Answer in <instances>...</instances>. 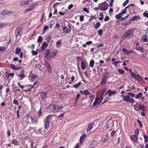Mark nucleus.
Segmentation results:
<instances>
[{
    "label": "nucleus",
    "mask_w": 148,
    "mask_h": 148,
    "mask_svg": "<svg viewBox=\"0 0 148 148\" xmlns=\"http://www.w3.org/2000/svg\"><path fill=\"white\" fill-rule=\"evenodd\" d=\"M103 93H102L101 96L99 97V95L98 94H97V97L95 99V101L93 103V106H97L98 104H100L101 102L103 100Z\"/></svg>",
    "instance_id": "1"
},
{
    "label": "nucleus",
    "mask_w": 148,
    "mask_h": 148,
    "mask_svg": "<svg viewBox=\"0 0 148 148\" xmlns=\"http://www.w3.org/2000/svg\"><path fill=\"white\" fill-rule=\"evenodd\" d=\"M133 35V31L131 29H130L127 30L125 34L122 36V39H125L127 37L129 38H130Z\"/></svg>",
    "instance_id": "2"
},
{
    "label": "nucleus",
    "mask_w": 148,
    "mask_h": 148,
    "mask_svg": "<svg viewBox=\"0 0 148 148\" xmlns=\"http://www.w3.org/2000/svg\"><path fill=\"white\" fill-rule=\"evenodd\" d=\"M99 9L101 11H105L107 10L108 7V5L106 2H103L99 5Z\"/></svg>",
    "instance_id": "3"
},
{
    "label": "nucleus",
    "mask_w": 148,
    "mask_h": 148,
    "mask_svg": "<svg viewBox=\"0 0 148 148\" xmlns=\"http://www.w3.org/2000/svg\"><path fill=\"white\" fill-rule=\"evenodd\" d=\"M32 2L30 0H25L20 2V5L21 6L27 7L31 4Z\"/></svg>",
    "instance_id": "4"
},
{
    "label": "nucleus",
    "mask_w": 148,
    "mask_h": 148,
    "mask_svg": "<svg viewBox=\"0 0 148 148\" xmlns=\"http://www.w3.org/2000/svg\"><path fill=\"white\" fill-rule=\"evenodd\" d=\"M130 72L132 74V77H134L137 81H143V79L139 75L137 74L136 75V74L131 71H130Z\"/></svg>",
    "instance_id": "5"
},
{
    "label": "nucleus",
    "mask_w": 148,
    "mask_h": 148,
    "mask_svg": "<svg viewBox=\"0 0 148 148\" xmlns=\"http://www.w3.org/2000/svg\"><path fill=\"white\" fill-rule=\"evenodd\" d=\"M123 100V101H125L127 102L131 103H133L134 102V100L133 99L130 98L129 96L128 95L124 97Z\"/></svg>",
    "instance_id": "6"
},
{
    "label": "nucleus",
    "mask_w": 148,
    "mask_h": 148,
    "mask_svg": "<svg viewBox=\"0 0 148 148\" xmlns=\"http://www.w3.org/2000/svg\"><path fill=\"white\" fill-rule=\"evenodd\" d=\"M55 106L53 105H50L48 107L47 111L50 113H54L55 112Z\"/></svg>",
    "instance_id": "7"
},
{
    "label": "nucleus",
    "mask_w": 148,
    "mask_h": 148,
    "mask_svg": "<svg viewBox=\"0 0 148 148\" xmlns=\"http://www.w3.org/2000/svg\"><path fill=\"white\" fill-rule=\"evenodd\" d=\"M58 50L55 49L54 51L51 52L49 54L51 58H52L56 56L58 52Z\"/></svg>",
    "instance_id": "8"
},
{
    "label": "nucleus",
    "mask_w": 148,
    "mask_h": 148,
    "mask_svg": "<svg viewBox=\"0 0 148 148\" xmlns=\"http://www.w3.org/2000/svg\"><path fill=\"white\" fill-rule=\"evenodd\" d=\"M50 117L48 116L46 118V121L45 122V129H47L49 127V125L50 124L49 118Z\"/></svg>",
    "instance_id": "9"
},
{
    "label": "nucleus",
    "mask_w": 148,
    "mask_h": 148,
    "mask_svg": "<svg viewBox=\"0 0 148 148\" xmlns=\"http://www.w3.org/2000/svg\"><path fill=\"white\" fill-rule=\"evenodd\" d=\"M20 73L21 74H18V76L19 78V79L22 80L25 77L24 71L23 70H21L20 71Z\"/></svg>",
    "instance_id": "10"
},
{
    "label": "nucleus",
    "mask_w": 148,
    "mask_h": 148,
    "mask_svg": "<svg viewBox=\"0 0 148 148\" xmlns=\"http://www.w3.org/2000/svg\"><path fill=\"white\" fill-rule=\"evenodd\" d=\"M109 138V137L106 134H104L102 137L101 139V141L103 142H107Z\"/></svg>",
    "instance_id": "11"
},
{
    "label": "nucleus",
    "mask_w": 148,
    "mask_h": 148,
    "mask_svg": "<svg viewBox=\"0 0 148 148\" xmlns=\"http://www.w3.org/2000/svg\"><path fill=\"white\" fill-rule=\"evenodd\" d=\"M21 49L20 48H17L15 50V53L16 54H18L20 53V56H19L20 58H22L23 57V54L22 52H21Z\"/></svg>",
    "instance_id": "12"
},
{
    "label": "nucleus",
    "mask_w": 148,
    "mask_h": 148,
    "mask_svg": "<svg viewBox=\"0 0 148 148\" xmlns=\"http://www.w3.org/2000/svg\"><path fill=\"white\" fill-rule=\"evenodd\" d=\"M36 77L37 75H36L30 74L29 75V79L32 82L35 80Z\"/></svg>",
    "instance_id": "13"
},
{
    "label": "nucleus",
    "mask_w": 148,
    "mask_h": 148,
    "mask_svg": "<svg viewBox=\"0 0 148 148\" xmlns=\"http://www.w3.org/2000/svg\"><path fill=\"white\" fill-rule=\"evenodd\" d=\"M116 93V92L114 91H112L111 90H108L106 93V94H108L109 97L111 96L114 95H115Z\"/></svg>",
    "instance_id": "14"
},
{
    "label": "nucleus",
    "mask_w": 148,
    "mask_h": 148,
    "mask_svg": "<svg viewBox=\"0 0 148 148\" xmlns=\"http://www.w3.org/2000/svg\"><path fill=\"white\" fill-rule=\"evenodd\" d=\"M94 124L93 123H90L88 125L87 129V132L90 133L91 130Z\"/></svg>",
    "instance_id": "15"
},
{
    "label": "nucleus",
    "mask_w": 148,
    "mask_h": 148,
    "mask_svg": "<svg viewBox=\"0 0 148 148\" xmlns=\"http://www.w3.org/2000/svg\"><path fill=\"white\" fill-rule=\"evenodd\" d=\"M68 27L66 28V30L63 31V33L65 34H67L69 33L71 29V26L70 25H69L67 26Z\"/></svg>",
    "instance_id": "16"
},
{
    "label": "nucleus",
    "mask_w": 148,
    "mask_h": 148,
    "mask_svg": "<svg viewBox=\"0 0 148 148\" xmlns=\"http://www.w3.org/2000/svg\"><path fill=\"white\" fill-rule=\"evenodd\" d=\"M48 44L46 42H44L43 44H42V47H41V49L42 50H44L46 49L47 47L48 46Z\"/></svg>",
    "instance_id": "17"
},
{
    "label": "nucleus",
    "mask_w": 148,
    "mask_h": 148,
    "mask_svg": "<svg viewBox=\"0 0 148 148\" xmlns=\"http://www.w3.org/2000/svg\"><path fill=\"white\" fill-rule=\"evenodd\" d=\"M142 40L144 42H147L148 41V36L146 35H143L141 38Z\"/></svg>",
    "instance_id": "18"
},
{
    "label": "nucleus",
    "mask_w": 148,
    "mask_h": 148,
    "mask_svg": "<svg viewBox=\"0 0 148 148\" xmlns=\"http://www.w3.org/2000/svg\"><path fill=\"white\" fill-rule=\"evenodd\" d=\"M130 138L132 140H133L135 142H136L138 141L137 137L135 135L132 136L130 137Z\"/></svg>",
    "instance_id": "19"
},
{
    "label": "nucleus",
    "mask_w": 148,
    "mask_h": 148,
    "mask_svg": "<svg viewBox=\"0 0 148 148\" xmlns=\"http://www.w3.org/2000/svg\"><path fill=\"white\" fill-rule=\"evenodd\" d=\"M86 136V135L85 134H83L81 136L80 139V143L81 144H83Z\"/></svg>",
    "instance_id": "20"
},
{
    "label": "nucleus",
    "mask_w": 148,
    "mask_h": 148,
    "mask_svg": "<svg viewBox=\"0 0 148 148\" xmlns=\"http://www.w3.org/2000/svg\"><path fill=\"white\" fill-rule=\"evenodd\" d=\"M63 107H60L58 106H55V112H58L61 111L62 110Z\"/></svg>",
    "instance_id": "21"
},
{
    "label": "nucleus",
    "mask_w": 148,
    "mask_h": 148,
    "mask_svg": "<svg viewBox=\"0 0 148 148\" xmlns=\"http://www.w3.org/2000/svg\"><path fill=\"white\" fill-rule=\"evenodd\" d=\"M35 5V4H32L28 8L26 9L25 10V12H27L28 11H30L32 10V9L34 8V6Z\"/></svg>",
    "instance_id": "22"
},
{
    "label": "nucleus",
    "mask_w": 148,
    "mask_h": 148,
    "mask_svg": "<svg viewBox=\"0 0 148 148\" xmlns=\"http://www.w3.org/2000/svg\"><path fill=\"white\" fill-rule=\"evenodd\" d=\"M139 109L140 110H145L146 108L145 106L143 104H139L138 105Z\"/></svg>",
    "instance_id": "23"
},
{
    "label": "nucleus",
    "mask_w": 148,
    "mask_h": 148,
    "mask_svg": "<svg viewBox=\"0 0 148 148\" xmlns=\"http://www.w3.org/2000/svg\"><path fill=\"white\" fill-rule=\"evenodd\" d=\"M140 18V17L139 16H134L132 18L130 19L129 20V23H131V21H134L135 20H138V19Z\"/></svg>",
    "instance_id": "24"
},
{
    "label": "nucleus",
    "mask_w": 148,
    "mask_h": 148,
    "mask_svg": "<svg viewBox=\"0 0 148 148\" xmlns=\"http://www.w3.org/2000/svg\"><path fill=\"white\" fill-rule=\"evenodd\" d=\"M62 40H59L56 43V46L58 48L60 47L61 45Z\"/></svg>",
    "instance_id": "25"
},
{
    "label": "nucleus",
    "mask_w": 148,
    "mask_h": 148,
    "mask_svg": "<svg viewBox=\"0 0 148 148\" xmlns=\"http://www.w3.org/2000/svg\"><path fill=\"white\" fill-rule=\"evenodd\" d=\"M10 67L11 68L15 70H17L20 69L19 67L16 66L15 65L13 64H10Z\"/></svg>",
    "instance_id": "26"
},
{
    "label": "nucleus",
    "mask_w": 148,
    "mask_h": 148,
    "mask_svg": "<svg viewBox=\"0 0 148 148\" xmlns=\"http://www.w3.org/2000/svg\"><path fill=\"white\" fill-rule=\"evenodd\" d=\"M97 145V141L96 140L93 141L91 144V147L94 148L96 147Z\"/></svg>",
    "instance_id": "27"
},
{
    "label": "nucleus",
    "mask_w": 148,
    "mask_h": 148,
    "mask_svg": "<svg viewBox=\"0 0 148 148\" xmlns=\"http://www.w3.org/2000/svg\"><path fill=\"white\" fill-rule=\"evenodd\" d=\"M107 77L105 75L104 76L102 79L101 83L103 85L105 84L106 82Z\"/></svg>",
    "instance_id": "28"
},
{
    "label": "nucleus",
    "mask_w": 148,
    "mask_h": 148,
    "mask_svg": "<svg viewBox=\"0 0 148 148\" xmlns=\"http://www.w3.org/2000/svg\"><path fill=\"white\" fill-rule=\"evenodd\" d=\"M81 66L83 70L84 69L86 68V64L85 62L82 60H81Z\"/></svg>",
    "instance_id": "29"
},
{
    "label": "nucleus",
    "mask_w": 148,
    "mask_h": 148,
    "mask_svg": "<svg viewBox=\"0 0 148 148\" xmlns=\"http://www.w3.org/2000/svg\"><path fill=\"white\" fill-rule=\"evenodd\" d=\"M12 143L15 145H18L19 144V142L16 139H13Z\"/></svg>",
    "instance_id": "30"
},
{
    "label": "nucleus",
    "mask_w": 148,
    "mask_h": 148,
    "mask_svg": "<svg viewBox=\"0 0 148 148\" xmlns=\"http://www.w3.org/2000/svg\"><path fill=\"white\" fill-rule=\"evenodd\" d=\"M10 10H6L3 11V13L5 14V17H7L8 16H9V14H10Z\"/></svg>",
    "instance_id": "31"
},
{
    "label": "nucleus",
    "mask_w": 148,
    "mask_h": 148,
    "mask_svg": "<svg viewBox=\"0 0 148 148\" xmlns=\"http://www.w3.org/2000/svg\"><path fill=\"white\" fill-rule=\"evenodd\" d=\"M122 51L123 52L126 54L128 55L130 54L129 51L127 50L125 48H123L122 49Z\"/></svg>",
    "instance_id": "32"
},
{
    "label": "nucleus",
    "mask_w": 148,
    "mask_h": 148,
    "mask_svg": "<svg viewBox=\"0 0 148 148\" xmlns=\"http://www.w3.org/2000/svg\"><path fill=\"white\" fill-rule=\"evenodd\" d=\"M100 26L101 23L99 21H98L96 23V25L95 27V29H97L99 28Z\"/></svg>",
    "instance_id": "33"
},
{
    "label": "nucleus",
    "mask_w": 148,
    "mask_h": 148,
    "mask_svg": "<svg viewBox=\"0 0 148 148\" xmlns=\"http://www.w3.org/2000/svg\"><path fill=\"white\" fill-rule=\"evenodd\" d=\"M129 7V6H128L125 8V9L123 10L120 12L121 14H123L127 12L126 9L128 8Z\"/></svg>",
    "instance_id": "34"
},
{
    "label": "nucleus",
    "mask_w": 148,
    "mask_h": 148,
    "mask_svg": "<svg viewBox=\"0 0 148 148\" xmlns=\"http://www.w3.org/2000/svg\"><path fill=\"white\" fill-rule=\"evenodd\" d=\"M94 64V61L93 60H90L89 63V66L91 67H93Z\"/></svg>",
    "instance_id": "35"
},
{
    "label": "nucleus",
    "mask_w": 148,
    "mask_h": 148,
    "mask_svg": "<svg viewBox=\"0 0 148 148\" xmlns=\"http://www.w3.org/2000/svg\"><path fill=\"white\" fill-rule=\"evenodd\" d=\"M136 49L137 50H138L140 51L141 52L143 53L144 52L143 49V48L140 47H139L138 48H136Z\"/></svg>",
    "instance_id": "36"
},
{
    "label": "nucleus",
    "mask_w": 148,
    "mask_h": 148,
    "mask_svg": "<svg viewBox=\"0 0 148 148\" xmlns=\"http://www.w3.org/2000/svg\"><path fill=\"white\" fill-rule=\"evenodd\" d=\"M81 84V82H79L78 83L75 84L73 85V86L75 88H77Z\"/></svg>",
    "instance_id": "37"
},
{
    "label": "nucleus",
    "mask_w": 148,
    "mask_h": 148,
    "mask_svg": "<svg viewBox=\"0 0 148 148\" xmlns=\"http://www.w3.org/2000/svg\"><path fill=\"white\" fill-rule=\"evenodd\" d=\"M142 95V93L141 92H140L138 94L136 95L135 96V98L136 99H138Z\"/></svg>",
    "instance_id": "38"
},
{
    "label": "nucleus",
    "mask_w": 148,
    "mask_h": 148,
    "mask_svg": "<svg viewBox=\"0 0 148 148\" xmlns=\"http://www.w3.org/2000/svg\"><path fill=\"white\" fill-rule=\"evenodd\" d=\"M46 93L45 92H42L41 93V96L42 99H45L46 97Z\"/></svg>",
    "instance_id": "39"
},
{
    "label": "nucleus",
    "mask_w": 148,
    "mask_h": 148,
    "mask_svg": "<svg viewBox=\"0 0 148 148\" xmlns=\"http://www.w3.org/2000/svg\"><path fill=\"white\" fill-rule=\"evenodd\" d=\"M47 69L49 72L51 73V68L49 64L47 65Z\"/></svg>",
    "instance_id": "40"
},
{
    "label": "nucleus",
    "mask_w": 148,
    "mask_h": 148,
    "mask_svg": "<svg viewBox=\"0 0 148 148\" xmlns=\"http://www.w3.org/2000/svg\"><path fill=\"white\" fill-rule=\"evenodd\" d=\"M0 17L2 18L5 17V14L3 13V11L0 13Z\"/></svg>",
    "instance_id": "41"
},
{
    "label": "nucleus",
    "mask_w": 148,
    "mask_h": 148,
    "mask_svg": "<svg viewBox=\"0 0 148 148\" xmlns=\"http://www.w3.org/2000/svg\"><path fill=\"white\" fill-rule=\"evenodd\" d=\"M49 28V27L48 26H46L44 27L43 30V34H44L45 31L48 29Z\"/></svg>",
    "instance_id": "42"
},
{
    "label": "nucleus",
    "mask_w": 148,
    "mask_h": 148,
    "mask_svg": "<svg viewBox=\"0 0 148 148\" xmlns=\"http://www.w3.org/2000/svg\"><path fill=\"white\" fill-rule=\"evenodd\" d=\"M64 115V113H62V114L59 115L58 117V119L60 120H61L63 117Z\"/></svg>",
    "instance_id": "43"
},
{
    "label": "nucleus",
    "mask_w": 148,
    "mask_h": 148,
    "mask_svg": "<svg viewBox=\"0 0 148 148\" xmlns=\"http://www.w3.org/2000/svg\"><path fill=\"white\" fill-rule=\"evenodd\" d=\"M90 94V93L88 90H86L84 91L83 95H89Z\"/></svg>",
    "instance_id": "44"
},
{
    "label": "nucleus",
    "mask_w": 148,
    "mask_h": 148,
    "mask_svg": "<svg viewBox=\"0 0 148 148\" xmlns=\"http://www.w3.org/2000/svg\"><path fill=\"white\" fill-rule=\"evenodd\" d=\"M6 47L0 46V51H5L6 50Z\"/></svg>",
    "instance_id": "45"
},
{
    "label": "nucleus",
    "mask_w": 148,
    "mask_h": 148,
    "mask_svg": "<svg viewBox=\"0 0 148 148\" xmlns=\"http://www.w3.org/2000/svg\"><path fill=\"white\" fill-rule=\"evenodd\" d=\"M31 120H32V122L34 124H36V120L34 119L32 117H30Z\"/></svg>",
    "instance_id": "46"
},
{
    "label": "nucleus",
    "mask_w": 148,
    "mask_h": 148,
    "mask_svg": "<svg viewBox=\"0 0 148 148\" xmlns=\"http://www.w3.org/2000/svg\"><path fill=\"white\" fill-rule=\"evenodd\" d=\"M144 141L145 142H147L148 141V136L145 135L144 136Z\"/></svg>",
    "instance_id": "47"
},
{
    "label": "nucleus",
    "mask_w": 148,
    "mask_h": 148,
    "mask_svg": "<svg viewBox=\"0 0 148 148\" xmlns=\"http://www.w3.org/2000/svg\"><path fill=\"white\" fill-rule=\"evenodd\" d=\"M31 53L33 56H36L37 55V51L34 50H32L31 51Z\"/></svg>",
    "instance_id": "48"
},
{
    "label": "nucleus",
    "mask_w": 148,
    "mask_h": 148,
    "mask_svg": "<svg viewBox=\"0 0 148 148\" xmlns=\"http://www.w3.org/2000/svg\"><path fill=\"white\" fill-rule=\"evenodd\" d=\"M99 15L100 16V17H99V20H101L103 19V14H102L101 12H100Z\"/></svg>",
    "instance_id": "49"
},
{
    "label": "nucleus",
    "mask_w": 148,
    "mask_h": 148,
    "mask_svg": "<svg viewBox=\"0 0 148 148\" xmlns=\"http://www.w3.org/2000/svg\"><path fill=\"white\" fill-rule=\"evenodd\" d=\"M98 33L99 36H101L103 34V32L102 30L101 29L99 30L98 31Z\"/></svg>",
    "instance_id": "50"
},
{
    "label": "nucleus",
    "mask_w": 148,
    "mask_h": 148,
    "mask_svg": "<svg viewBox=\"0 0 148 148\" xmlns=\"http://www.w3.org/2000/svg\"><path fill=\"white\" fill-rule=\"evenodd\" d=\"M122 14L120 13L119 14H116L115 16V18L117 19H119L121 18Z\"/></svg>",
    "instance_id": "51"
},
{
    "label": "nucleus",
    "mask_w": 148,
    "mask_h": 148,
    "mask_svg": "<svg viewBox=\"0 0 148 148\" xmlns=\"http://www.w3.org/2000/svg\"><path fill=\"white\" fill-rule=\"evenodd\" d=\"M10 13H11V14H9V16H10V17H14V12H11L10 11Z\"/></svg>",
    "instance_id": "52"
},
{
    "label": "nucleus",
    "mask_w": 148,
    "mask_h": 148,
    "mask_svg": "<svg viewBox=\"0 0 148 148\" xmlns=\"http://www.w3.org/2000/svg\"><path fill=\"white\" fill-rule=\"evenodd\" d=\"M118 71L119 73L121 74H123L124 73V71L121 69H118Z\"/></svg>",
    "instance_id": "53"
},
{
    "label": "nucleus",
    "mask_w": 148,
    "mask_h": 148,
    "mask_svg": "<svg viewBox=\"0 0 148 148\" xmlns=\"http://www.w3.org/2000/svg\"><path fill=\"white\" fill-rule=\"evenodd\" d=\"M13 103L18 105L19 104L18 101L16 99H14L13 101Z\"/></svg>",
    "instance_id": "54"
},
{
    "label": "nucleus",
    "mask_w": 148,
    "mask_h": 148,
    "mask_svg": "<svg viewBox=\"0 0 148 148\" xmlns=\"http://www.w3.org/2000/svg\"><path fill=\"white\" fill-rule=\"evenodd\" d=\"M129 2V0H126L123 3V5L125 6Z\"/></svg>",
    "instance_id": "55"
},
{
    "label": "nucleus",
    "mask_w": 148,
    "mask_h": 148,
    "mask_svg": "<svg viewBox=\"0 0 148 148\" xmlns=\"http://www.w3.org/2000/svg\"><path fill=\"white\" fill-rule=\"evenodd\" d=\"M138 103H137L136 105H135L134 106L135 109L137 111L138 110L139 107L138 108Z\"/></svg>",
    "instance_id": "56"
},
{
    "label": "nucleus",
    "mask_w": 148,
    "mask_h": 148,
    "mask_svg": "<svg viewBox=\"0 0 148 148\" xmlns=\"http://www.w3.org/2000/svg\"><path fill=\"white\" fill-rule=\"evenodd\" d=\"M127 94L131 97H135V95L134 94L131 93L130 92H128Z\"/></svg>",
    "instance_id": "57"
},
{
    "label": "nucleus",
    "mask_w": 148,
    "mask_h": 148,
    "mask_svg": "<svg viewBox=\"0 0 148 148\" xmlns=\"http://www.w3.org/2000/svg\"><path fill=\"white\" fill-rule=\"evenodd\" d=\"M42 38L41 36H39L37 40L38 42H40L42 41Z\"/></svg>",
    "instance_id": "58"
},
{
    "label": "nucleus",
    "mask_w": 148,
    "mask_h": 148,
    "mask_svg": "<svg viewBox=\"0 0 148 148\" xmlns=\"http://www.w3.org/2000/svg\"><path fill=\"white\" fill-rule=\"evenodd\" d=\"M110 19V18L109 16H105L104 18V21H108Z\"/></svg>",
    "instance_id": "59"
},
{
    "label": "nucleus",
    "mask_w": 148,
    "mask_h": 148,
    "mask_svg": "<svg viewBox=\"0 0 148 148\" xmlns=\"http://www.w3.org/2000/svg\"><path fill=\"white\" fill-rule=\"evenodd\" d=\"M137 122L139 124L140 127H142V125L140 121L139 120H137Z\"/></svg>",
    "instance_id": "60"
},
{
    "label": "nucleus",
    "mask_w": 148,
    "mask_h": 148,
    "mask_svg": "<svg viewBox=\"0 0 148 148\" xmlns=\"http://www.w3.org/2000/svg\"><path fill=\"white\" fill-rule=\"evenodd\" d=\"M83 10L85 12L89 13V11L88 9L86 8H83Z\"/></svg>",
    "instance_id": "61"
},
{
    "label": "nucleus",
    "mask_w": 148,
    "mask_h": 148,
    "mask_svg": "<svg viewBox=\"0 0 148 148\" xmlns=\"http://www.w3.org/2000/svg\"><path fill=\"white\" fill-rule=\"evenodd\" d=\"M41 108H40L38 112V114L39 116H41L42 115V113L41 111Z\"/></svg>",
    "instance_id": "62"
},
{
    "label": "nucleus",
    "mask_w": 148,
    "mask_h": 148,
    "mask_svg": "<svg viewBox=\"0 0 148 148\" xmlns=\"http://www.w3.org/2000/svg\"><path fill=\"white\" fill-rule=\"evenodd\" d=\"M92 43V42L91 41H87L86 42V44L87 45L91 44Z\"/></svg>",
    "instance_id": "63"
},
{
    "label": "nucleus",
    "mask_w": 148,
    "mask_h": 148,
    "mask_svg": "<svg viewBox=\"0 0 148 148\" xmlns=\"http://www.w3.org/2000/svg\"><path fill=\"white\" fill-rule=\"evenodd\" d=\"M144 16L148 18V13L144 12L143 13Z\"/></svg>",
    "instance_id": "64"
}]
</instances>
